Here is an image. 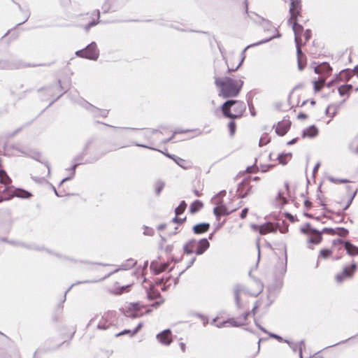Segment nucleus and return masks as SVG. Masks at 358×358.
Returning a JSON list of instances; mask_svg holds the SVG:
<instances>
[{"label": "nucleus", "mask_w": 358, "mask_h": 358, "mask_svg": "<svg viewBox=\"0 0 358 358\" xmlns=\"http://www.w3.org/2000/svg\"><path fill=\"white\" fill-rule=\"evenodd\" d=\"M275 227L274 226L271 224V223H268V224H263V225H261L260 227H259V233L261 234H266L268 232H271V231H275Z\"/></svg>", "instance_id": "obj_24"}, {"label": "nucleus", "mask_w": 358, "mask_h": 358, "mask_svg": "<svg viewBox=\"0 0 358 358\" xmlns=\"http://www.w3.org/2000/svg\"><path fill=\"white\" fill-rule=\"evenodd\" d=\"M250 46H251V45H248V46H247V47H246V48H245L242 51V53H241V55H242V58H241V61L239 62L238 64V65H237V66H236V68H234V69H230V68H228V71H229V72H230V71H236V70H237V69L241 66V65L242 64V63H243V60H244V59H245V52L246 50H247L248 48H249Z\"/></svg>", "instance_id": "obj_35"}, {"label": "nucleus", "mask_w": 358, "mask_h": 358, "mask_svg": "<svg viewBox=\"0 0 358 358\" xmlns=\"http://www.w3.org/2000/svg\"><path fill=\"white\" fill-rule=\"evenodd\" d=\"M290 126L291 122L289 120H283L282 122H278L275 132L279 136H284L289 129Z\"/></svg>", "instance_id": "obj_13"}, {"label": "nucleus", "mask_w": 358, "mask_h": 358, "mask_svg": "<svg viewBox=\"0 0 358 358\" xmlns=\"http://www.w3.org/2000/svg\"><path fill=\"white\" fill-rule=\"evenodd\" d=\"M345 101V100L344 99L341 103L330 104V106H332V109L334 110L331 115V117H333L336 114L338 110L340 108L341 104L343 103Z\"/></svg>", "instance_id": "obj_43"}, {"label": "nucleus", "mask_w": 358, "mask_h": 358, "mask_svg": "<svg viewBox=\"0 0 358 358\" xmlns=\"http://www.w3.org/2000/svg\"><path fill=\"white\" fill-rule=\"evenodd\" d=\"M325 83V78H320L318 80L314 81V90L315 92H318L321 90Z\"/></svg>", "instance_id": "obj_31"}, {"label": "nucleus", "mask_w": 358, "mask_h": 358, "mask_svg": "<svg viewBox=\"0 0 358 358\" xmlns=\"http://www.w3.org/2000/svg\"><path fill=\"white\" fill-rule=\"evenodd\" d=\"M304 205L307 209L311 207V202L308 200H306L304 202Z\"/></svg>", "instance_id": "obj_62"}, {"label": "nucleus", "mask_w": 358, "mask_h": 358, "mask_svg": "<svg viewBox=\"0 0 358 358\" xmlns=\"http://www.w3.org/2000/svg\"><path fill=\"white\" fill-rule=\"evenodd\" d=\"M292 157V153H282L278 155V159L280 164L282 165L287 164L288 160H289Z\"/></svg>", "instance_id": "obj_26"}, {"label": "nucleus", "mask_w": 358, "mask_h": 358, "mask_svg": "<svg viewBox=\"0 0 358 358\" xmlns=\"http://www.w3.org/2000/svg\"><path fill=\"white\" fill-rule=\"evenodd\" d=\"M301 0H291L290 6H289V14L290 17L287 21L289 24H291L292 20H296L298 15L300 14L301 11Z\"/></svg>", "instance_id": "obj_7"}, {"label": "nucleus", "mask_w": 358, "mask_h": 358, "mask_svg": "<svg viewBox=\"0 0 358 358\" xmlns=\"http://www.w3.org/2000/svg\"><path fill=\"white\" fill-rule=\"evenodd\" d=\"M136 264V262L134 261L133 259H129L127 261L126 263L124 264H122V265H120V268H117L115 269V271H113V272L108 273L107 275L104 276L103 278L99 279V280H85V281H78L76 283H73L71 285V287L67 289V291L65 292V294H66V293L68 292H69V290L75 285H80V284H83V283H93V282H99V281H101L102 280H104L106 279V278L109 277L110 275H111L113 273H115L116 272H117L118 271H120V270H128V269H130L131 268H133ZM64 297H66V295H64Z\"/></svg>", "instance_id": "obj_4"}, {"label": "nucleus", "mask_w": 358, "mask_h": 358, "mask_svg": "<svg viewBox=\"0 0 358 358\" xmlns=\"http://www.w3.org/2000/svg\"><path fill=\"white\" fill-rule=\"evenodd\" d=\"M243 287L241 285L237 284L234 287V295L236 301V304L238 308H242V305L240 301L239 294L242 292Z\"/></svg>", "instance_id": "obj_18"}, {"label": "nucleus", "mask_w": 358, "mask_h": 358, "mask_svg": "<svg viewBox=\"0 0 358 358\" xmlns=\"http://www.w3.org/2000/svg\"><path fill=\"white\" fill-rule=\"evenodd\" d=\"M210 228L209 223L203 222L196 224L193 227V231L195 234H201L208 231Z\"/></svg>", "instance_id": "obj_17"}, {"label": "nucleus", "mask_w": 358, "mask_h": 358, "mask_svg": "<svg viewBox=\"0 0 358 358\" xmlns=\"http://www.w3.org/2000/svg\"><path fill=\"white\" fill-rule=\"evenodd\" d=\"M303 36L305 38V42L308 41L311 37V31L310 29H306L303 34Z\"/></svg>", "instance_id": "obj_48"}, {"label": "nucleus", "mask_w": 358, "mask_h": 358, "mask_svg": "<svg viewBox=\"0 0 358 358\" xmlns=\"http://www.w3.org/2000/svg\"><path fill=\"white\" fill-rule=\"evenodd\" d=\"M13 2L17 6L19 10L21 11L25 15L24 20L22 22H20L19 24H17L16 25L15 27H17V26L22 24L23 23H24L25 22H27L28 20V19L29 18V16H30V12L28 10H23L19 3H17L15 1H13Z\"/></svg>", "instance_id": "obj_28"}, {"label": "nucleus", "mask_w": 358, "mask_h": 358, "mask_svg": "<svg viewBox=\"0 0 358 358\" xmlns=\"http://www.w3.org/2000/svg\"><path fill=\"white\" fill-rule=\"evenodd\" d=\"M159 342L164 345H169L172 342L171 331L170 329H165L157 335Z\"/></svg>", "instance_id": "obj_11"}, {"label": "nucleus", "mask_w": 358, "mask_h": 358, "mask_svg": "<svg viewBox=\"0 0 358 358\" xmlns=\"http://www.w3.org/2000/svg\"><path fill=\"white\" fill-rule=\"evenodd\" d=\"M135 145L138 146V147H142V148H148V149H151V150H155V148H151V147H149V146H147L145 145H143V144H141V143H134Z\"/></svg>", "instance_id": "obj_57"}, {"label": "nucleus", "mask_w": 358, "mask_h": 358, "mask_svg": "<svg viewBox=\"0 0 358 358\" xmlns=\"http://www.w3.org/2000/svg\"><path fill=\"white\" fill-rule=\"evenodd\" d=\"M268 334L271 338H275L279 342H282V341H283V338L278 334H273V333H269Z\"/></svg>", "instance_id": "obj_50"}, {"label": "nucleus", "mask_w": 358, "mask_h": 358, "mask_svg": "<svg viewBox=\"0 0 358 358\" xmlns=\"http://www.w3.org/2000/svg\"><path fill=\"white\" fill-rule=\"evenodd\" d=\"M166 224H162L157 227V229L159 231H162L166 228Z\"/></svg>", "instance_id": "obj_64"}, {"label": "nucleus", "mask_w": 358, "mask_h": 358, "mask_svg": "<svg viewBox=\"0 0 358 358\" xmlns=\"http://www.w3.org/2000/svg\"><path fill=\"white\" fill-rule=\"evenodd\" d=\"M250 312H247V313H245L243 316L238 317V320H241V322H244V323L245 322V321L247 320L248 316L250 315Z\"/></svg>", "instance_id": "obj_51"}, {"label": "nucleus", "mask_w": 358, "mask_h": 358, "mask_svg": "<svg viewBox=\"0 0 358 358\" xmlns=\"http://www.w3.org/2000/svg\"><path fill=\"white\" fill-rule=\"evenodd\" d=\"M185 220V218H179L178 217V215H176V217L173 219V222H176V223H179V224H181Z\"/></svg>", "instance_id": "obj_54"}, {"label": "nucleus", "mask_w": 358, "mask_h": 358, "mask_svg": "<svg viewBox=\"0 0 358 358\" xmlns=\"http://www.w3.org/2000/svg\"><path fill=\"white\" fill-rule=\"evenodd\" d=\"M350 149L358 154V135L356 136L350 144Z\"/></svg>", "instance_id": "obj_33"}, {"label": "nucleus", "mask_w": 358, "mask_h": 358, "mask_svg": "<svg viewBox=\"0 0 358 358\" xmlns=\"http://www.w3.org/2000/svg\"><path fill=\"white\" fill-rule=\"evenodd\" d=\"M352 90V85H343L338 87V93L340 96H347V97L349 96L350 91Z\"/></svg>", "instance_id": "obj_22"}, {"label": "nucleus", "mask_w": 358, "mask_h": 358, "mask_svg": "<svg viewBox=\"0 0 358 358\" xmlns=\"http://www.w3.org/2000/svg\"><path fill=\"white\" fill-rule=\"evenodd\" d=\"M292 23V27L294 33V41L295 42L301 41V34L303 31V27L297 23L296 20Z\"/></svg>", "instance_id": "obj_15"}, {"label": "nucleus", "mask_w": 358, "mask_h": 358, "mask_svg": "<svg viewBox=\"0 0 358 358\" xmlns=\"http://www.w3.org/2000/svg\"><path fill=\"white\" fill-rule=\"evenodd\" d=\"M112 315H113V312H108L107 313H105L101 317V320L99 321V324H97V329H100V330L107 329L110 325V323L108 322V318Z\"/></svg>", "instance_id": "obj_16"}, {"label": "nucleus", "mask_w": 358, "mask_h": 358, "mask_svg": "<svg viewBox=\"0 0 358 358\" xmlns=\"http://www.w3.org/2000/svg\"><path fill=\"white\" fill-rule=\"evenodd\" d=\"M233 211H234V210H232L231 211H228L227 207L223 205L217 206L213 209V213L217 217H218L221 215H229L230 213H231Z\"/></svg>", "instance_id": "obj_20"}, {"label": "nucleus", "mask_w": 358, "mask_h": 358, "mask_svg": "<svg viewBox=\"0 0 358 358\" xmlns=\"http://www.w3.org/2000/svg\"><path fill=\"white\" fill-rule=\"evenodd\" d=\"M248 208H245L242 210L241 211V213L240 215V217L241 219H244L246 217L247 215H248Z\"/></svg>", "instance_id": "obj_53"}, {"label": "nucleus", "mask_w": 358, "mask_h": 358, "mask_svg": "<svg viewBox=\"0 0 358 358\" xmlns=\"http://www.w3.org/2000/svg\"><path fill=\"white\" fill-rule=\"evenodd\" d=\"M85 154L84 152H83L81 155H79L78 156H76L75 158H74V161L75 162H80L82 160L83 156L85 155Z\"/></svg>", "instance_id": "obj_59"}, {"label": "nucleus", "mask_w": 358, "mask_h": 358, "mask_svg": "<svg viewBox=\"0 0 358 358\" xmlns=\"http://www.w3.org/2000/svg\"><path fill=\"white\" fill-rule=\"evenodd\" d=\"M165 186V182L162 180H157L155 183V192L157 195H159Z\"/></svg>", "instance_id": "obj_27"}, {"label": "nucleus", "mask_w": 358, "mask_h": 358, "mask_svg": "<svg viewBox=\"0 0 358 358\" xmlns=\"http://www.w3.org/2000/svg\"><path fill=\"white\" fill-rule=\"evenodd\" d=\"M79 164H80V163H77V164H75L72 166V168H71V171H72L71 176H69V177H66V178H64V179L61 181L60 185L63 184L64 182H66V181H67V180H71V179L73 177V176H74V174H75L76 169V167H77Z\"/></svg>", "instance_id": "obj_39"}, {"label": "nucleus", "mask_w": 358, "mask_h": 358, "mask_svg": "<svg viewBox=\"0 0 358 358\" xmlns=\"http://www.w3.org/2000/svg\"><path fill=\"white\" fill-rule=\"evenodd\" d=\"M0 182L6 185H9L11 182V181H7L6 177H3V178L1 180Z\"/></svg>", "instance_id": "obj_63"}, {"label": "nucleus", "mask_w": 358, "mask_h": 358, "mask_svg": "<svg viewBox=\"0 0 358 358\" xmlns=\"http://www.w3.org/2000/svg\"><path fill=\"white\" fill-rule=\"evenodd\" d=\"M160 296V293L158 291L150 290L148 292V297L150 300L157 299Z\"/></svg>", "instance_id": "obj_38"}, {"label": "nucleus", "mask_w": 358, "mask_h": 358, "mask_svg": "<svg viewBox=\"0 0 358 358\" xmlns=\"http://www.w3.org/2000/svg\"><path fill=\"white\" fill-rule=\"evenodd\" d=\"M252 188L250 185V182L248 180H243L241 182H240L238 185L237 192L240 198L245 197L250 192V189Z\"/></svg>", "instance_id": "obj_10"}, {"label": "nucleus", "mask_w": 358, "mask_h": 358, "mask_svg": "<svg viewBox=\"0 0 358 358\" xmlns=\"http://www.w3.org/2000/svg\"><path fill=\"white\" fill-rule=\"evenodd\" d=\"M209 247L210 243L206 238H202L199 241L191 239L185 244L183 250L187 255L195 253L196 255H201L203 254Z\"/></svg>", "instance_id": "obj_3"}, {"label": "nucleus", "mask_w": 358, "mask_h": 358, "mask_svg": "<svg viewBox=\"0 0 358 358\" xmlns=\"http://www.w3.org/2000/svg\"><path fill=\"white\" fill-rule=\"evenodd\" d=\"M224 323H229L233 327H240L245 324L244 322H241V320H236L234 318L224 321Z\"/></svg>", "instance_id": "obj_34"}, {"label": "nucleus", "mask_w": 358, "mask_h": 358, "mask_svg": "<svg viewBox=\"0 0 358 358\" xmlns=\"http://www.w3.org/2000/svg\"><path fill=\"white\" fill-rule=\"evenodd\" d=\"M186 207H187V204L185 203V201H182L179 206L176 208L175 209V213L176 215H179L180 214H182L186 209Z\"/></svg>", "instance_id": "obj_30"}, {"label": "nucleus", "mask_w": 358, "mask_h": 358, "mask_svg": "<svg viewBox=\"0 0 358 358\" xmlns=\"http://www.w3.org/2000/svg\"><path fill=\"white\" fill-rule=\"evenodd\" d=\"M328 179L329 181L334 182V183H346L348 182L347 179H338L335 178L332 176L328 177Z\"/></svg>", "instance_id": "obj_42"}, {"label": "nucleus", "mask_w": 358, "mask_h": 358, "mask_svg": "<svg viewBox=\"0 0 358 358\" xmlns=\"http://www.w3.org/2000/svg\"><path fill=\"white\" fill-rule=\"evenodd\" d=\"M356 193H357V191H355L353 194L351 196V197L350 198L348 202H347V207H349L352 201V200L354 199L355 195H356Z\"/></svg>", "instance_id": "obj_56"}, {"label": "nucleus", "mask_w": 358, "mask_h": 358, "mask_svg": "<svg viewBox=\"0 0 358 358\" xmlns=\"http://www.w3.org/2000/svg\"><path fill=\"white\" fill-rule=\"evenodd\" d=\"M230 135L234 136L235 131H236V124L234 121H231L229 122L228 124Z\"/></svg>", "instance_id": "obj_45"}, {"label": "nucleus", "mask_w": 358, "mask_h": 358, "mask_svg": "<svg viewBox=\"0 0 358 358\" xmlns=\"http://www.w3.org/2000/svg\"><path fill=\"white\" fill-rule=\"evenodd\" d=\"M173 159L175 161V162L179 165L180 167L183 169H186L185 166V161L178 157H173Z\"/></svg>", "instance_id": "obj_44"}, {"label": "nucleus", "mask_w": 358, "mask_h": 358, "mask_svg": "<svg viewBox=\"0 0 358 358\" xmlns=\"http://www.w3.org/2000/svg\"><path fill=\"white\" fill-rule=\"evenodd\" d=\"M269 142H270V138L266 135H265L260 138L259 141V145L260 147H262V146L266 145Z\"/></svg>", "instance_id": "obj_41"}, {"label": "nucleus", "mask_w": 358, "mask_h": 358, "mask_svg": "<svg viewBox=\"0 0 358 358\" xmlns=\"http://www.w3.org/2000/svg\"><path fill=\"white\" fill-rule=\"evenodd\" d=\"M331 254V251L329 249H323L321 250L320 252V257H321L323 259L328 258Z\"/></svg>", "instance_id": "obj_40"}, {"label": "nucleus", "mask_w": 358, "mask_h": 358, "mask_svg": "<svg viewBox=\"0 0 358 358\" xmlns=\"http://www.w3.org/2000/svg\"><path fill=\"white\" fill-rule=\"evenodd\" d=\"M3 177L6 178L7 181H11V179L7 175L6 172L4 170H0V180L3 178Z\"/></svg>", "instance_id": "obj_47"}, {"label": "nucleus", "mask_w": 358, "mask_h": 358, "mask_svg": "<svg viewBox=\"0 0 358 358\" xmlns=\"http://www.w3.org/2000/svg\"><path fill=\"white\" fill-rule=\"evenodd\" d=\"M203 207V203L199 200L194 201L189 207V212L194 214L199 211Z\"/></svg>", "instance_id": "obj_25"}, {"label": "nucleus", "mask_w": 358, "mask_h": 358, "mask_svg": "<svg viewBox=\"0 0 358 358\" xmlns=\"http://www.w3.org/2000/svg\"><path fill=\"white\" fill-rule=\"evenodd\" d=\"M301 231L303 234H308V232H310V230L306 227V225L305 227L301 228Z\"/></svg>", "instance_id": "obj_61"}, {"label": "nucleus", "mask_w": 358, "mask_h": 358, "mask_svg": "<svg viewBox=\"0 0 358 358\" xmlns=\"http://www.w3.org/2000/svg\"><path fill=\"white\" fill-rule=\"evenodd\" d=\"M332 110V106H329L326 110V114L327 115H329L331 117L332 113H331V110Z\"/></svg>", "instance_id": "obj_60"}, {"label": "nucleus", "mask_w": 358, "mask_h": 358, "mask_svg": "<svg viewBox=\"0 0 358 358\" xmlns=\"http://www.w3.org/2000/svg\"><path fill=\"white\" fill-rule=\"evenodd\" d=\"M245 108L244 102L237 100H227L221 107L224 116L230 119L240 117Z\"/></svg>", "instance_id": "obj_2"}, {"label": "nucleus", "mask_w": 358, "mask_h": 358, "mask_svg": "<svg viewBox=\"0 0 358 358\" xmlns=\"http://www.w3.org/2000/svg\"><path fill=\"white\" fill-rule=\"evenodd\" d=\"M142 326H143L142 323H139L138 324V326L132 331L129 329H125V330L115 335V336L118 337V336L125 335V334H129L130 336H133L134 335L137 334V332L141 329Z\"/></svg>", "instance_id": "obj_23"}, {"label": "nucleus", "mask_w": 358, "mask_h": 358, "mask_svg": "<svg viewBox=\"0 0 358 358\" xmlns=\"http://www.w3.org/2000/svg\"><path fill=\"white\" fill-rule=\"evenodd\" d=\"M31 194L23 189H15L13 192V196H16L22 199H28L31 197Z\"/></svg>", "instance_id": "obj_21"}, {"label": "nucleus", "mask_w": 358, "mask_h": 358, "mask_svg": "<svg viewBox=\"0 0 358 358\" xmlns=\"http://www.w3.org/2000/svg\"><path fill=\"white\" fill-rule=\"evenodd\" d=\"M290 348L293 350V352H296L299 348L298 344L296 343H294L293 344H291Z\"/></svg>", "instance_id": "obj_58"}, {"label": "nucleus", "mask_w": 358, "mask_h": 358, "mask_svg": "<svg viewBox=\"0 0 358 358\" xmlns=\"http://www.w3.org/2000/svg\"><path fill=\"white\" fill-rule=\"evenodd\" d=\"M336 229H332V228H324L321 232L322 233H327L331 235H334V234H336Z\"/></svg>", "instance_id": "obj_46"}, {"label": "nucleus", "mask_w": 358, "mask_h": 358, "mask_svg": "<svg viewBox=\"0 0 358 358\" xmlns=\"http://www.w3.org/2000/svg\"><path fill=\"white\" fill-rule=\"evenodd\" d=\"M167 267V264H162L159 268H156L155 262H151L150 264V268L155 270V274H159V273L164 271Z\"/></svg>", "instance_id": "obj_32"}, {"label": "nucleus", "mask_w": 358, "mask_h": 358, "mask_svg": "<svg viewBox=\"0 0 358 358\" xmlns=\"http://www.w3.org/2000/svg\"><path fill=\"white\" fill-rule=\"evenodd\" d=\"M342 245L344 244L345 249L346 250L347 253L350 256H354L358 255V248L355 245H352L349 241L343 242L341 239L338 238L337 240L334 241L333 245Z\"/></svg>", "instance_id": "obj_9"}, {"label": "nucleus", "mask_w": 358, "mask_h": 358, "mask_svg": "<svg viewBox=\"0 0 358 358\" xmlns=\"http://www.w3.org/2000/svg\"><path fill=\"white\" fill-rule=\"evenodd\" d=\"M298 60V67L299 70H303L304 68V64L303 63V59H297Z\"/></svg>", "instance_id": "obj_55"}, {"label": "nucleus", "mask_w": 358, "mask_h": 358, "mask_svg": "<svg viewBox=\"0 0 358 358\" xmlns=\"http://www.w3.org/2000/svg\"><path fill=\"white\" fill-rule=\"evenodd\" d=\"M76 55L78 57L91 60H96L99 57V50L94 42L91 43L85 49L78 50Z\"/></svg>", "instance_id": "obj_5"}, {"label": "nucleus", "mask_w": 358, "mask_h": 358, "mask_svg": "<svg viewBox=\"0 0 358 358\" xmlns=\"http://www.w3.org/2000/svg\"><path fill=\"white\" fill-rule=\"evenodd\" d=\"M336 230V234L342 237L346 236L348 234V230L343 227H338Z\"/></svg>", "instance_id": "obj_37"}, {"label": "nucleus", "mask_w": 358, "mask_h": 358, "mask_svg": "<svg viewBox=\"0 0 358 358\" xmlns=\"http://www.w3.org/2000/svg\"><path fill=\"white\" fill-rule=\"evenodd\" d=\"M98 23H99V21H97V22L92 21V22H90L89 24H87L85 26V30H86V31H88V30L92 27L95 26V25H96V24H97Z\"/></svg>", "instance_id": "obj_52"}, {"label": "nucleus", "mask_w": 358, "mask_h": 358, "mask_svg": "<svg viewBox=\"0 0 358 358\" xmlns=\"http://www.w3.org/2000/svg\"><path fill=\"white\" fill-rule=\"evenodd\" d=\"M296 43V54H297V59H303L305 57V55H303L301 48V41H297Z\"/></svg>", "instance_id": "obj_36"}, {"label": "nucleus", "mask_w": 358, "mask_h": 358, "mask_svg": "<svg viewBox=\"0 0 358 358\" xmlns=\"http://www.w3.org/2000/svg\"><path fill=\"white\" fill-rule=\"evenodd\" d=\"M278 268H279V273L280 275H284L287 270V255L286 252H285V260L282 261L278 264Z\"/></svg>", "instance_id": "obj_29"}, {"label": "nucleus", "mask_w": 358, "mask_h": 358, "mask_svg": "<svg viewBox=\"0 0 358 358\" xmlns=\"http://www.w3.org/2000/svg\"><path fill=\"white\" fill-rule=\"evenodd\" d=\"M248 173H256L258 171V168L256 166H248L246 169Z\"/></svg>", "instance_id": "obj_49"}, {"label": "nucleus", "mask_w": 358, "mask_h": 358, "mask_svg": "<svg viewBox=\"0 0 358 358\" xmlns=\"http://www.w3.org/2000/svg\"><path fill=\"white\" fill-rule=\"evenodd\" d=\"M215 84L220 89L219 96L229 98L236 97L238 95L243 81L229 77H215Z\"/></svg>", "instance_id": "obj_1"}, {"label": "nucleus", "mask_w": 358, "mask_h": 358, "mask_svg": "<svg viewBox=\"0 0 358 358\" xmlns=\"http://www.w3.org/2000/svg\"><path fill=\"white\" fill-rule=\"evenodd\" d=\"M82 106L87 110H88L92 115V116L94 117H106L108 115V110L100 109L87 101H83L82 103Z\"/></svg>", "instance_id": "obj_6"}, {"label": "nucleus", "mask_w": 358, "mask_h": 358, "mask_svg": "<svg viewBox=\"0 0 358 358\" xmlns=\"http://www.w3.org/2000/svg\"><path fill=\"white\" fill-rule=\"evenodd\" d=\"M356 268V264H352L350 266L344 267L342 273H338L336 275V280L341 283L344 280V279L347 278H351L353 275Z\"/></svg>", "instance_id": "obj_8"}, {"label": "nucleus", "mask_w": 358, "mask_h": 358, "mask_svg": "<svg viewBox=\"0 0 358 358\" xmlns=\"http://www.w3.org/2000/svg\"><path fill=\"white\" fill-rule=\"evenodd\" d=\"M306 227L310 230V233L313 234V236L309 238L308 242L313 244H319L322 238V232L315 229L311 228L309 223L306 224Z\"/></svg>", "instance_id": "obj_14"}, {"label": "nucleus", "mask_w": 358, "mask_h": 358, "mask_svg": "<svg viewBox=\"0 0 358 358\" xmlns=\"http://www.w3.org/2000/svg\"><path fill=\"white\" fill-rule=\"evenodd\" d=\"M314 71L316 73L322 75L321 78H326V76L331 73L332 69L328 63L322 62L315 66Z\"/></svg>", "instance_id": "obj_12"}, {"label": "nucleus", "mask_w": 358, "mask_h": 358, "mask_svg": "<svg viewBox=\"0 0 358 358\" xmlns=\"http://www.w3.org/2000/svg\"><path fill=\"white\" fill-rule=\"evenodd\" d=\"M318 130L315 125H311L303 131L302 136L303 138L309 137L313 138L317 135Z\"/></svg>", "instance_id": "obj_19"}]
</instances>
